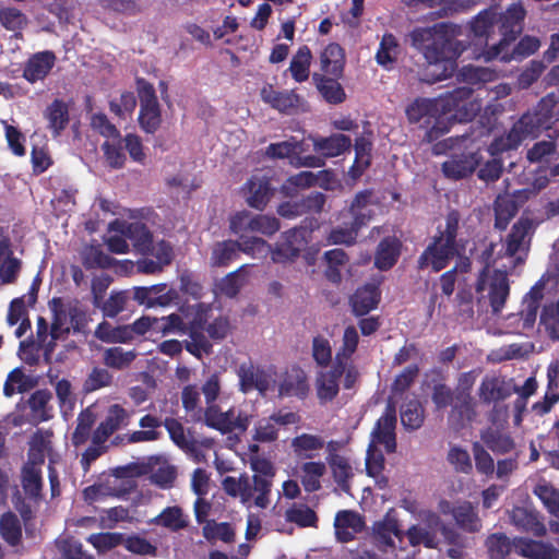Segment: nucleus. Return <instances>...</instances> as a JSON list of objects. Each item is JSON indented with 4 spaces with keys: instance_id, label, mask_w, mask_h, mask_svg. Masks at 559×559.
<instances>
[{
    "instance_id": "1",
    "label": "nucleus",
    "mask_w": 559,
    "mask_h": 559,
    "mask_svg": "<svg viewBox=\"0 0 559 559\" xmlns=\"http://www.w3.org/2000/svg\"><path fill=\"white\" fill-rule=\"evenodd\" d=\"M461 34V26L450 22L413 31V44L423 50L428 63L420 76L423 82L433 84L452 76L456 59L465 50L464 44L457 40Z\"/></svg>"
},
{
    "instance_id": "2",
    "label": "nucleus",
    "mask_w": 559,
    "mask_h": 559,
    "mask_svg": "<svg viewBox=\"0 0 559 559\" xmlns=\"http://www.w3.org/2000/svg\"><path fill=\"white\" fill-rule=\"evenodd\" d=\"M461 215L457 210H451L445 215L444 226H438L428 246L417 259V269H430L438 273L448 267L450 262L457 258L454 266L450 269L454 274L468 273L472 269L471 259L464 254L465 241L459 239Z\"/></svg>"
},
{
    "instance_id": "3",
    "label": "nucleus",
    "mask_w": 559,
    "mask_h": 559,
    "mask_svg": "<svg viewBox=\"0 0 559 559\" xmlns=\"http://www.w3.org/2000/svg\"><path fill=\"white\" fill-rule=\"evenodd\" d=\"M431 401L436 411L451 407L448 414V424L451 428L460 430L476 417L475 401L472 394L452 392V388L444 382H435L431 389Z\"/></svg>"
},
{
    "instance_id": "4",
    "label": "nucleus",
    "mask_w": 559,
    "mask_h": 559,
    "mask_svg": "<svg viewBox=\"0 0 559 559\" xmlns=\"http://www.w3.org/2000/svg\"><path fill=\"white\" fill-rule=\"evenodd\" d=\"M474 90L460 86L437 98L439 112L450 115L454 121H472L480 111V103L473 98Z\"/></svg>"
},
{
    "instance_id": "5",
    "label": "nucleus",
    "mask_w": 559,
    "mask_h": 559,
    "mask_svg": "<svg viewBox=\"0 0 559 559\" xmlns=\"http://www.w3.org/2000/svg\"><path fill=\"white\" fill-rule=\"evenodd\" d=\"M474 90L460 86L437 98L439 112L450 115L454 121H472L480 111V103L473 98Z\"/></svg>"
},
{
    "instance_id": "6",
    "label": "nucleus",
    "mask_w": 559,
    "mask_h": 559,
    "mask_svg": "<svg viewBox=\"0 0 559 559\" xmlns=\"http://www.w3.org/2000/svg\"><path fill=\"white\" fill-rule=\"evenodd\" d=\"M546 123L535 112H525L512 126L506 138L496 139L489 146L492 156L516 148L525 139L536 138Z\"/></svg>"
},
{
    "instance_id": "7",
    "label": "nucleus",
    "mask_w": 559,
    "mask_h": 559,
    "mask_svg": "<svg viewBox=\"0 0 559 559\" xmlns=\"http://www.w3.org/2000/svg\"><path fill=\"white\" fill-rule=\"evenodd\" d=\"M526 10L522 2L510 4L507 10L499 15V34L501 38L498 44L492 45L487 55L488 59L498 58L504 47L513 43L523 32Z\"/></svg>"
},
{
    "instance_id": "8",
    "label": "nucleus",
    "mask_w": 559,
    "mask_h": 559,
    "mask_svg": "<svg viewBox=\"0 0 559 559\" xmlns=\"http://www.w3.org/2000/svg\"><path fill=\"white\" fill-rule=\"evenodd\" d=\"M204 424L212 429L219 431L221 433L239 432L243 433L247 431L251 415H248L241 409L230 407L226 412H222L218 405L205 407L204 412Z\"/></svg>"
},
{
    "instance_id": "9",
    "label": "nucleus",
    "mask_w": 559,
    "mask_h": 559,
    "mask_svg": "<svg viewBox=\"0 0 559 559\" xmlns=\"http://www.w3.org/2000/svg\"><path fill=\"white\" fill-rule=\"evenodd\" d=\"M310 230L305 226L294 227L284 231L275 247L271 248V259L275 263L294 261L307 245Z\"/></svg>"
},
{
    "instance_id": "10",
    "label": "nucleus",
    "mask_w": 559,
    "mask_h": 559,
    "mask_svg": "<svg viewBox=\"0 0 559 559\" xmlns=\"http://www.w3.org/2000/svg\"><path fill=\"white\" fill-rule=\"evenodd\" d=\"M439 510L444 515H451L456 526L466 533H478L483 527L477 507L471 501L464 500L453 504L442 500Z\"/></svg>"
},
{
    "instance_id": "11",
    "label": "nucleus",
    "mask_w": 559,
    "mask_h": 559,
    "mask_svg": "<svg viewBox=\"0 0 559 559\" xmlns=\"http://www.w3.org/2000/svg\"><path fill=\"white\" fill-rule=\"evenodd\" d=\"M424 521L425 526L413 524L403 534L412 547L423 545L425 548L435 549L438 545L437 530L441 525V519L437 513L428 511L425 513Z\"/></svg>"
},
{
    "instance_id": "12",
    "label": "nucleus",
    "mask_w": 559,
    "mask_h": 559,
    "mask_svg": "<svg viewBox=\"0 0 559 559\" xmlns=\"http://www.w3.org/2000/svg\"><path fill=\"white\" fill-rule=\"evenodd\" d=\"M396 409L395 406L389 403L382 416L377 420L376 426L371 432L372 444H382L388 453H393L396 450Z\"/></svg>"
},
{
    "instance_id": "13",
    "label": "nucleus",
    "mask_w": 559,
    "mask_h": 559,
    "mask_svg": "<svg viewBox=\"0 0 559 559\" xmlns=\"http://www.w3.org/2000/svg\"><path fill=\"white\" fill-rule=\"evenodd\" d=\"M261 99L281 114L290 115L302 103V98L294 91H276L272 84H265L260 90Z\"/></svg>"
},
{
    "instance_id": "14",
    "label": "nucleus",
    "mask_w": 559,
    "mask_h": 559,
    "mask_svg": "<svg viewBox=\"0 0 559 559\" xmlns=\"http://www.w3.org/2000/svg\"><path fill=\"white\" fill-rule=\"evenodd\" d=\"M178 298L175 289H167L166 284L152 286H138L133 288V299L142 306L152 308L155 306L166 307Z\"/></svg>"
},
{
    "instance_id": "15",
    "label": "nucleus",
    "mask_w": 559,
    "mask_h": 559,
    "mask_svg": "<svg viewBox=\"0 0 559 559\" xmlns=\"http://www.w3.org/2000/svg\"><path fill=\"white\" fill-rule=\"evenodd\" d=\"M129 414L121 405H111L108 408L106 418L94 430L92 443L97 445L104 444L121 426H127Z\"/></svg>"
},
{
    "instance_id": "16",
    "label": "nucleus",
    "mask_w": 559,
    "mask_h": 559,
    "mask_svg": "<svg viewBox=\"0 0 559 559\" xmlns=\"http://www.w3.org/2000/svg\"><path fill=\"white\" fill-rule=\"evenodd\" d=\"M510 295V283L508 274L500 270H495L489 276L488 299L493 314H499Z\"/></svg>"
},
{
    "instance_id": "17",
    "label": "nucleus",
    "mask_w": 559,
    "mask_h": 559,
    "mask_svg": "<svg viewBox=\"0 0 559 559\" xmlns=\"http://www.w3.org/2000/svg\"><path fill=\"white\" fill-rule=\"evenodd\" d=\"M512 394V386L502 377L485 376L478 389V396L483 404L504 401Z\"/></svg>"
},
{
    "instance_id": "18",
    "label": "nucleus",
    "mask_w": 559,
    "mask_h": 559,
    "mask_svg": "<svg viewBox=\"0 0 559 559\" xmlns=\"http://www.w3.org/2000/svg\"><path fill=\"white\" fill-rule=\"evenodd\" d=\"M246 189L248 191L246 198L248 205L260 211L264 210L274 194L270 179L257 175L251 176L247 181Z\"/></svg>"
},
{
    "instance_id": "19",
    "label": "nucleus",
    "mask_w": 559,
    "mask_h": 559,
    "mask_svg": "<svg viewBox=\"0 0 559 559\" xmlns=\"http://www.w3.org/2000/svg\"><path fill=\"white\" fill-rule=\"evenodd\" d=\"M381 292L374 284L358 287L349 298L352 311L356 317H362L376 309L380 302Z\"/></svg>"
},
{
    "instance_id": "20",
    "label": "nucleus",
    "mask_w": 559,
    "mask_h": 559,
    "mask_svg": "<svg viewBox=\"0 0 559 559\" xmlns=\"http://www.w3.org/2000/svg\"><path fill=\"white\" fill-rule=\"evenodd\" d=\"M513 550L516 555L528 559H559V551L556 548L530 538H514Z\"/></svg>"
},
{
    "instance_id": "21",
    "label": "nucleus",
    "mask_w": 559,
    "mask_h": 559,
    "mask_svg": "<svg viewBox=\"0 0 559 559\" xmlns=\"http://www.w3.org/2000/svg\"><path fill=\"white\" fill-rule=\"evenodd\" d=\"M55 61L56 56L50 50L33 55L25 63L23 78L29 83L44 80L53 68Z\"/></svg>"
},
{
    "instance_id": "22",
    "label": "nucleus",
    "mask_w": 559,
    "mask_h": 559,
    "mask_svg": "<svg viewBox=\"0 0 559 559\" xmlns=\"http://www.w3.org/2000/svg\"><path fill=\"white\" fill-rule=\"evenodd\" d=\"M313 150L323 158L336 157L348 151L352 140L343 133H333L330 136L312 138Z\"/></svg>"
},
{
    "instance_id": "23",
    "label": "nucleus",
    "mask_w": 559,
    "mask_h": 559,
    "mask_svg": "<svg viewBox=\"0 0 559 559\" xmlns=\"http://www.w3.org/2000/svg\"><path fill=\"white\" fill-rule=\"evenodd\" d=\"M345 50L337 43H330L320 55L321 74L342 78L345 68Z\"/></svg>"
},
{
    "instance_id": "24",
    "label": "nucleus",
    "mask_w": 559,
    "mask_h": 559,
    "mask_svg": "<svg viewBox=\"0 0 559 559\" xmlns=\"http://www.w3.org/2000/svg\"><path fill=\"white\" fill-rule=\"evenodd\" d=\"M238 376L240 381V390L243 393L258 390L263 394L269 390V376L263 369L254 367L252 364H242L239 367Z\"/></svg>"
},
{
    "instance_id": "25",
    "label": "nucleus",
    "mask_w": 559,
    "mask_h": 559,
    "mask_svg": "<svg viewBox=\"0 0 559 559\" xmlns=\"http://www.w3.org/2000/svg\"><path fill=\"white\" fill-rule=\"evenodd\" d=\"M341 78L324 75L314 72L312 81L322 96V98L331 104L338 105L346 99V93L342 84L338 82Z\"/></svg>"
},
{
    "instance_id": "26",
    "label": "nucleus",
    "mask_w": 559,
    "mask_h": 559,
    "mask_svg": "<svg viewBox=\"0 0 559 559\" xmlns=\"http://www.w3.org/2000/svg\"><path fill=\"white\" fill-rule=\"evenodd\" d=\"M44 117L48 121L52 136L57 138L69 124V106L63 99L56 98L45 109Z\"/></svg>"
},
{
    "instance_id": "27",
    "label": "nucleus",
    "mask_w": 559,
    "mask_h": 559,
    "mask_svg": "<svg viewBox=\"0 0 559 559\" xmlns=\"http://www.w3.org/2000/svg\"><path fill=\"white\" fill-rule=\"evenodd\" d=\"M362 525V518L357 512L352 510L338 511L334 521L337 539L341 542L352 540L354 533L360 532Z\"/></svg>"
},
{
    "instance_id": "28",
    "label": "nucleus",
    "mask_w": 559,
    "mask_h": 559,
    "mask_svg": "<svg viewBox=\"0 0 559 559\" xmlns=\"http://www.w3.org/2000/svg\"><path fill=\"white\" fill-rule=\"evenodd\" d=\"M374 539L385 547H394L393 537L402 540L403 531L400 527L399 520L391 513H386L382 521L376 522L373 525Z\"/></svg>"
},
{
    "instance_id": "29",
    "label": "nucleus",
    "mask_w": 559,
    "mask_h": 559,
    "mask_svg": "<svg viewBox=\"0 0 559 559\" xmlns=\"http://www.w3.org/2000/svg\"><path fill=\"white\" fill-rule=\"evenodd\" d=\"M49 308L52 313V322L49 334L53 340L67 338L69 336V313L68 304L66 305L60 297H53L49 301Z\"/></svg>"
},
{
    "instance_id": "30",
    "label": "nucleus",
    "mask_w": 559,
    "mask_h": 559,
    "mask_svg": "<svg viewBox=\"0 0 559 559\" xmlns=\"http://www.w3.org/2000/svg\"><path fill=\"white\" fill-rule=\"evenodd\" d=\"M476 162L473 155H454L450 159L442 163L441 169L443 175L449 179L460 180L468 177L474 173Z\"/></svg>"
},
{
    "instance_id": "31",
    "label": "nucleus",
    "mask_w": 559,
    "mask_h": 559,
    "mask_svg": "<svg viewBox=\"0 0 559 559\" xmlns=\"http://www.w3.org/2000/svg\"><path fill=\"white\" fill-rule=\"evenodd\" d=\"M123 235L131 241L136 252L148 254L153 250V235L143 223H130L127 225Z\"/></svg>"
},
{
    "instance_id": "32",
    "label": "nucleus",
    "mask_w": 559,
    "mask_h": 559,
    "mask_svg": "<svg viewBox=\"0 0 559 559\" xmlns=\"http://www.w3.org/2000/svg\"><path fill=\"white\" fill-rule=\"evenodd\" d=\"M405 112L411 123L424 122L426 126H429L431 123V118L439 112L437 98H416L407 106Z\"/></svg>"
},
{
    "instance_id": "33",
    "label": "nucleus",
    "mask_w": 559,
    "mask_h": 559,
    "mask_svg": "<svg viewBox=\"0 0 559 559\" xmlns=\"http://www.w3.org/2000/svg\"><path fill=\"white\" fill-rule=\"evenodd\" d=\"M400 257V242L395 238H383L376 251L374 265L380 271H389L392 269Z\"/></svg>"
},
{
    "instance_id": "34",
    "label": "nucleus",
    "mask_w": 559,
    "mask_h": 559,
    "mask_svg": "<svg viewBox=\"0 0 559 559\" xmlns=\"http://www.w3.org/2000/svg\"><path fill=\"white\" fill-rule=\"evenodd\" d=\"M364 216L352 218L349 223H344V226H337L331 229L328 241L332 245H346L352 246L356 242L359 230L366 226L364 224Z\"/></svg>"
},
{
    "instance_id": "35",
    "label": "nucleus",
    "mask_w": 559,
    "mask_h": 559,
    "mask_svg": "<svg viewBox=\"0 0 559 559\" xmlns=\"http://www.w3.org/2000/svg\"><path fill=\"white\" fill-rule=\"evenodd\" d=\"M280 392L286 396L304 399L309 392L306 373L300 368H293L283 379Z\"/></svg>"
},
{
    "instance_id": "36",
    "label": "nucleus",
    "mask_w": 559,
    "mask_h": 559,
    "mask_svg": "<svg viewBox=\"0 0 559 559\" xmlns=\"http://www.w3.org/2000/svg\"><path fill=\"white\" fill-rule=\"evenodd\" d=\"M326 473V466L321 461L306 462L300 466V481L307 492H314L322 488L321 478Z\"/></svg>"
},
{
    "instance_id": "37",
    "label": "nucleus",
    "mask_w": 559,
    "mask_h": 559,
    "mask_svg": "<svg viewBox=\"0 0 559 559\" xmlns=\"http://www.w3.org/2000/svg\"><path fill=\"white\" fill-rule=\"evenodd\" d=\"M240 252V242L238 240H224L216 242L212 249L211 264L215 267L229 265L238 258Z\"/></svg>"
},
{
    "instance_id": "38",
    "label": "nucleus",
    "mask_w": 559,
    "mask_h": 559,
    "mask_svg": "<svg viewBox=\"0 0 559 559\" xmlns=\"http://www.w3.org/2000/svg\"><path fill=\"white\" fill-rule=\"evenodd\" d=\"M533 227L532 219L528 217H520L513 224L510 234L506 240V253L509 257H514L522 248L524 239Z\"/></svg>"
},
{
    "instance_id": "39",
    "label": "nucleus",
    "mask_w": 559,
    "mask_h": 559,
    "mask_svg": "<svg viewBox=\"0 0 559 559\" xmlns=\"http://www.w3.org/2000/svg\"><path fill=\"white\" fill-rule=\"evenodd\" d=\"M355 160L349 169L353 178L360 177L370 166L372 143L365 136H358L355 140Z\"/></svg>"
},
{
    "instance_id": "40",
    "label": "nucleus",
    "mask_w": 559,
    "mask_h": 559,
    "mask_svg": "<svg viewBox=\"0 0 559 559\" xmlns=\"http://www.w3.org/2000/svg\"><path fill=\"white\" fill-rule=\"evenodd\" d=\"M323 447V438L317 435L301 433L292 440L294 453L300 459L314 457V452L320 451Z\"/></svg>"
},
{
    "instance_id": "41",
    "label": "nucleus",
    "mask_w": 559,
    "mask_h": 559,
    "mask_svg": "<svg viewBox=\"0 0 559 559\" xmlns=\"http://www.w3.org/2000/svg\"><path fill=\"white\" fill-rule=\"evenodd\" d=\"M311 60L312 53L310 48L307 45L299 47L292 58L288 69L296 82L301 83L309 79Z\"/></svg>"
},
{
    "instance_id": "42",
    "label": "nucleus",
    "mask_w": 559,
    "mask_h": 559,
    "mask_svg": "<svg viewBox=\"0 0 559 559\" xmlns=\"http://www.w3.org/2000/svg\"><path fill=\"white\" fill-rule=\"evenodd\" d=\"M0 536L10 546L15 547L22 540V526L15 513L8 511L0 518Z\"/></svg>"
},
{
    "instance_id": "43",
    "label": "nucleus",
    "mask_w": 559,
    "mask_h": 559,
    "mask_svg": "<svg viewBox=\"0 0 559 559\" xmlns=\"http://www.w3.org/2000/svg\"><path fill=\"white\" fill-rule=\"evenodd\" d=\"M36 385V381L26 376L21 368H14L9 372L3 385V394L7 397L13 396L15 393H25Z\"/></svg>"
},
{
    "instance_id": "44",
    "label": "nucleus",
    "mask_w": 559,
    "mask_h": 559,
    "mask_svg": "<svg viewBox=\"0 0 559 559\" xmlns=\"http://www.w3.org/2000/svg\"><path fill=\"white\" fill-rule=\"evenodd\" d=\"M319 175L312 171H300L288 177L281 187V193L286 198H294L298 193V189H307L317 185Z\"/></svg>"
},
{
    "instance_id": "45",
    "label": "nucleus",
    "mask_w": 559,
    "mask_h": 559,
    "mask_svg": "<svg viewBox=\"0 0 559 559\" xmlns=\"http://www.w3.org/2000/svg\"><path fill=\"white\" fill-rule=\"evenodd\" d=\"M69 313V334H82L86 336L90 333L88 322L90 317L87 310L80 304L79 300H73L68 304Z\"/></svg>"
},
{
    "instance_id": "46",
    "label": "nucleus",
    "mask_w": 559,
    "mask_h": 559,
    "mask_svg": "<svg viewBox=\"0 0 559 559\" xmlns=\"http://www.w3.org/2000/svg\"><path fill=\"white\" fill-rule=\"evenodd\" d=\"M495 228L506 230L511 219L516 215V202L509 197H498L495 201Z\"/></svg>"
},
{
    "instance_id": "47",
    "label": "nucleus",
    "mask_w": 559,
    "mask_h": 559,
    "mask_svg": "<svg viewBox=\"0 0 559 559\" xmlns=\"http://www.w3.org/2000/svg\"><path fill=\"white\" fill-rule=\"evenodd\" d=\"M425 420V411L417 400H411L401 407V421L406 430L419 429Z\"/></svg>"
},
{
    "instance_id": "48",
    "label": "nucleus",
    "mask_w": 559,
    "mask_h": 559,
    "mask_svg": "<svg viewBox=\"0 0 559 559\" xmlns=\"http://www.w3.org/2000/svg\"><path fill=\"white\" fill-rule=\"evenodd\" d=\"M334 481L346 493L350 490V479L354 476L350 463L345 456H334L328 463Z\"/></svg>"
},
{
    "instance_id": "49",
    "label": "nucleus",
    "mask_w": 559,
    "mask_h": 559,
    "mask_svg": "<svg viewBox=\"0 0 559 559\" xmlns=\"http://www.w3.org/2000/svg\"><path fill=\"white\" fill-rule=\"evenodd\" d=\"M153 523L168 528L171 532H179L188 526L180 507L165 508L154 520Z\"/></svg>"
},
{
    "instance_id": "50",
    "label": "nucleus",
    "mask_w": 559,
    "mask_h": 559,
    "mask_svg": "<svg viewBox=\"0 0 559 559\" xmlns=\"http://www.w3.org/2000/svg\"><path fill=\"white\" fill-rule=\"evenodd\" d=\"M285 519L299 527H317L319 518L307 504H294L285 512Z\"/></svg>"
},
{
    "instance_id": "51",
    "label": "nucleus",
    "mask_w": 559,
    "mask_h": 559,
    "mask_svg": "<svg viewBox=\"0 0 559 559\" xmlns=\"http://www.w3.org/2000/svg\"><path fill=\"white\" fill-rule=\"evenodd\" d=\"M484 444L497 454H506L514 449V441L509 435L498 430L487 429L480 435Z\"/></svg>"
},
{
    "instance_id": "52",
    "label": "nucleus",
    "mask_w": 559,
    "mask_h": 559,
    "mask_svg": "<svg viewBox=\"0 0 559 559\" xmlns=\"http://www.w3.org/2000/svg\"><path fill=\"white\" fill-rule=\"evenodd\" d=\"M489 559H506L513 550L514 539L504 533H493L485 542Z\"/></svg>"
},
{
    "instance_id": "53",
    "label": "nucleus",
    "mask_w": 559,
    "mask_h": 559,
    "mask_svg": "<svg viewBox=\"0 0 559 559\" xmlns=\"http://www.w3.org/2000/svg\"><path fill=\"white\" fill-rule=\"evenodd\" d=\"M510 520L514 526L525 532H537L543 530V525L538 521L537 514L523 507H514L510 512Z\"/></svg>"
},
{
    "instance_id": "54",
    "label": "nucleus",
    "mask_w": 559,
    "mask_h": 559,
    "mask_svg": "<svg viewBox=\"0 0 559 559\" xmlns=\"http://www.w3.org/2000/svg\"><path fill=\"white\" fill-rule=\"evenodd\" d=\"M140 128L148 133L154 134L160 127L162 112L159 104L140 106L138 117Z\"/></svg>"
},
{
    "instance_id": "55",
    "label": "nucleus",
    "mask_w": 559,
    "mask_h": 559,
    "mask_svg": "<svg viewBox=\"0 0 559 559\" xmlns=\"http://www.w3.org/2000/svg\"><path fill=\"white\" fill-rule=\"evenodd\" d=\"M164 427L169 433L170 440L180 449L193 451L195 448L194 440H188L185 433L183 425L176 418L167 417L163 421Z\"/></svg>"
},
{
    "instance_id": "56",
    "label": "nucleus",
    "mask_w": 559,
    "mask_h": 559,
    "mask_svg": "<svg viewBox=\"0 0 559 559\" xmlns=\"http://www.w3.org/2000/svg\"><path fill=\"white\" fill-rule=\"evenodd\" d=\"M197 308L198 309L195 316L189 321V330L187 334L190 337V342L209 345V347L213 348L212 343L203 333L205 331L204 324L206 323V318L203 310L204 305L198 304Z\"/></svg>"
},
{
    "instance_id": "57",
    "label": "nucleus",
    "mask_w": 559,
    "mask_h": 559,
    "mask_svg": "<svg viewBox=\"0 0 559 559\" xmlns=\"http://www.w3.org/2000/svg\"><path fill=\"white\" fill-rule=\"evenodd\" d=\"M51 396L48 390H37L28 399V406L32 414L37 417L39 421H47L52 417L50 408H48Z\"/></svg>"
},
{
    "instance_id": "58",
    "label": "nucleus",
    "mask_w": 559,
    "mask_h": 559,
    "mask_svg": "<svg viewBox=\"0 0 559 559\" xmlns=\"http://www.w3.org/2000/svg\"><path fill=\"white\" fill-rule=\"evenodd\" d=\"M22 486L31 498L40 497L43 489L41 472L34 465H26L22 471Z\"/></svg>"
},
{
    "instance_id": "59",
    "label": "nucleus",
    "mask_w": 559,
    "mask_h": 559,
    "mask_svg": "<svg viewBox=\"0 0 559 559\" xmlns=\"http://www.w3.org/2000/svg\"><path fill=\"white\" fill-rule=\"evenodd\" d=\"M95 423V416L88 409L82 411L76 419V427L72 433V443L74 447L84 444L91 437V430Z\"/></svg>"
},
{
    "instance_id": "60",
    "label": "nucleus",
    "mask_w": 559,
    "mask_h": 559,
    "mask_svg": "<svg viewBox=\"0 0 559 559\" xmlns=\"http://www.w3.org/2000/svg\"><path fill=\"white\" fill-rule=\"evenodd\" d=\"M450 115H444L441 112L436 114L435 117L431 118V123L427 126V131L425 134V140L431 143L439 140L441 136L447 134L452 124L456 123Z\"/></svg>"
},
{
    "instance_id": "61",
    "label": "nucleus",
    "mask_w": 559,
    "mask_h": 559,
    "mask_svg": "<svg viewBox=\"0 0 559 559\" xmlns=\"http://www.w3.org/2000/svg\"><path fill=\"white\" fill-rule=\"evenodd\" d=\"M136 355L132 350H123L122 347H111L104 353V364L107 367L122 370L128 368L135 359Z\"/></svg>"
},
{
    "instance_id": "62",
    "label": "nucleus",
    "mask_w": 559,
    "mask_h": 559,
    "mask_svg": "<svg viewBox=\"0 0 559 559\" xmlns=\"http://www.w3.org/2000/svg\"><path fill=\"white\" fill-rule=\"evenodd\" d=\"M106 163L114 169H120L124 166L127 157L123 152L121 138L119 140L105 141L102 144Z\"/></svg>"
},
{
    "instance_id": "63",
    "label": "nucleus",
    "mask_w": 559,
    "mask_h": 559,
    "mask_svg": "<svg viewBox=\"0 0 559 559\" xmlns=\"http://www.w3.org/2000/svg\"><path fill=\"white\" fill-rule=\"evenodd\" d=\"M497 21V12L493 7L480 11L471 22V29L475 36H487Z\"/></svg>"
},
{
    "instance_id": "64",
    "label": "nucleus",
    "mask_w": 559,
    "mask_h": 559,
    "mask_svg": "<svg viewBox=\"0 0 559 559\" xmlns=\"http://www.w3.org/2000/svg\"><path fill=\"white\" fill-rule=\"evenodd\" d=\"M540 324L545 326L551 340H559V301L557 304L546 305L543 308Z\"/></svg>"
}]
</instances>
